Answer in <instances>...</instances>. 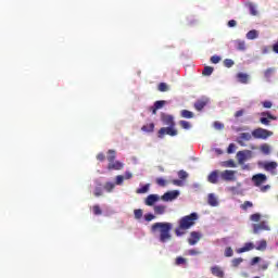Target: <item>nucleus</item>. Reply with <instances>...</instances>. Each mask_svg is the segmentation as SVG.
Segmentation results:
<instances>
[{
    "label": "nucleus",
    "mask_w": 278,
    "mask_h": 278,
    "mask_svg": "<svg viewBox=\"0 0 278 278\" xmlns=\"http://www.w3.org/2000/svg\"><path fill=\"white\" fill-rule=\"evenodd\" d=\"M258 37H260V33L255 29H252L247 33L248 40H255V38H258Z\"/></svg>",
    "instance_id": "a878e982"
},
{
    "label": "nucleus",
    "mask_w": 278,
    "mask_h": 278,
    "mask_svg": "<svg viewBox=\"0 0 278 278\" xmlns=\"http://www.w3.org/2000/svg\"><path fill=\"white\" fill-rule=\"evenodd\" d=\"M178 177H179V179H181L184 181V180L188 179V173L184 169H180L178 172Z\"/></svg>",
    "instance_id": "a19ab883"
},
{
    "label": "nucleus",
    "mask_w": 278,
    "mask_h": 278,
    "mask_svg": "<svg viewBox=\"0 0 278 278\" xmlns=\"http://www.w3.org/2000/svg\"><path fill=\"white\" fill-rule=\"evenodd\" d=\"M262 168H264V170H266L267 173H270V175H277V167H278V163L275 161H270V162H264L261 164Z\"/></svg>",
    "instance_id": "39448f33"
},
{
    "label": "nucleus",
    "mask_w": 278,
    "mask_h": 278,
    "mask_svg": "<svg viewBox=\"0 0 278 278\" xmlns=\"http://www.w3.org/2000/svg\"><path fill=\"white\" fill-rule=\"evenodd\" d=\"M199 220L198 213H191L189 215L182 216L178 220V226L175 228V235L177 238H181V236H186L188 233V229H192L197 222Z\"/></svg>",
    "instance_id": "f257e3e1"
},
{
    "label": "nucleus",
    "mask_w": 278,
    "mask_h": 278,
    "mask_svg": "<svg viewBox=\"0 0 278 278\" xmlns=\"http://www.w3.org/2000/svg\"><path fill=\"white\" fill-rule=\"evenodd\" d=\"M177 197H179V191L174 190V191H168L166 193H164L161 199L162 201H175V199H177Z\"/></svg>",
    "instance_id": "9d476101"
},
{
    "label": "nucleus",
    "mask_w": 278,
    "mask_h": 278,
    "mask_svg": "<svg viewBox=\"0 0 278 278\" xmlns=\"http://www.w3.org/2000/svg\"><path fill=\"white\" fill-rule=\"evenodd\" d=\"M157 186H161V188L166 187L167 181L164 178H156Z\"/></svg>",
    "instance_id": "3c124183"
},
{
    "label": "nucleus",
    "mask_w": 278,
    "mask_h": 278,
    "mask_svg": "<svg viewBox=\"0 0 278 278\" xmlns=\"http://www.w3.org/2000/svg\"><path fill=\"white\" fill-rule=\"evenodd\" d=\"M93 194L94 197H103V188H101V185L94 188Z\"/></svg>",
    "instance_id": "c9c22d12"
},
{
    "label": "nucleus",
    "mask_w": 278,
    "mask_h": 278,
    "mask_svg": "<svg viewBox=\"0 0 278 278\" xmlns=\"http://www.w3.org/2000/svg\"><path fill=\"white\" fill-rule=\"evenodd\" d=\"M260 150L264 155H270V146L268 143H263Z\"/></svg>",
    "instance_id": "bb28decb"
},
{
    "label": "nucleus",
    "mask_w": 278,
    "mask_h": 278,
    "mask_svg": "<svg viewBox=\"0 0 278 278\" xmlns=\"http://www.w3.org/2000/svg\"><path fill=\"white\" fill-rule=\"evenodd\" d=\"M92 212H93L94 216H101V214H103L101 206H99L98 204L92 206Z\"/></svg>",
    "instance_id": "72a5a7b5"
},
{
    "label": "nucleus",
    "mask_w": 278,
    "mask_h": 278,
    "mask_svg": "<svg viewBox=\"0 0 278 278\" xmlns=\"http://www.w3.org/2000/svg\"><path fill=\"white\" fill-rule=\"evenodd\" d=\"M154 130H155V124L153 123L146 124L141 127V131H144L146 134H153Z\"/></svg>",
    "instance_id": "4be33fe9"
},
{
    "label": "nucleus",
    "mask_w": 278,
    "mask_h": 278,
    "mask_svg": "<svg viewBox=\"0 0 278 278\" xmlns=\"http://www.w3.org/2000/svg\"><path fill=\"white\" fill-rule=\"evenodd\" d=\"M227 153H236V143H230L227 148Z\"/></svg>",
    "instance_id": "603ef678"
},
{
    "label": "nucleus",
    "mask_w": 278,
    "mask_h": 278,
    "mask_svg": "<svg viewBox=\"0 0 278 278\" xmlns=\"http://www.w3.org/2000/svg\"><path fill=\"white\" fill-rule=\"evenodd\" d=\"M253 139V134L250 132H241L239 137L237 138V142L240 144V147H247L244 142H249Z\"/></svg>",
    "instance_id": "0eeeda50"
},
{
    "label": "nucleus",
    "mask_w": 278,
    "mask_h": 278,
    "mask_svg": "<svg viewBox=\"0 0 278 278\" xmlns=\"http://www.w3.org/2000/svg\"><path fill=\"white\" fill-rule=\"evenodd\" d=\"M244 260H242V257H239V258H233L231 261V264L233 266V268H238V266L240 265L241 262H243Z\"/></svg>",
    "instance_id": "a18cd8bd"
},
{
    "label": "nucleus",
    "mask_w": 278,
    "mask_h": 278,
    "mask_svg": "<svg viewBox=\"0 0 278 278\" xmlns=\"http://www.w3.org/2000/svg\"><path fill=\"white\" fill-rule=\"evenodd\" d=\"M240 116H244V110H239L235 113V118H240Z\"/></svg>",
    "instance_id": "680f3d73"
},
{
    "label": "nucleus",
    "mask_w": 278,
    "mask_h": 278,
    "mask_svg": "<svg viewBox=\"0 0 278 278\" xmlns=\"http://www.w3.org/2000/svg\"><path fill=\"white\" fill-rule=\"evenodd\" d=\"M267 247H268V243L266 242V240H261L257 242V245L254 247V249H256V251H266Z\"/></svg>",
    "instance_id": "393cba45"
},
{
    "label": "nucleus",
    "mask_w": 278,
    "mask_h": 278,
    "mask_svg": "<svg viewBox=\"0 0 278 278\" xmlns=\"http://www.w3.org/2000/svg\"><path fill=\"white\" fill-rule=\"evenodd\" d=\"M144 220H147V223H151V220H155V215L149 213L144 215Z\"/></svg>",
    "instance_id": "864d4df0"
},
{
    "label": "nucleus",
    "mask_w": 278,
    "mask_h": 278,
    "mask_svg": "<svg viewBox=\"0 0 278 278\" xmlns=\"http://www.w3.org/2000/svg\"><path fill=\"white\" fill-rule=\"evenodd\" d=\"M207 103H210V99L207 98L198 99L193 104L194 110H197V112H202L203 109L207 105Z\"/></svg>",
    "instance_id": "1a4fd4ad"
},
{
    "label": "nucleus",
    "mask_w": 278,
    "mask_h": 278,
    "mask_svg": "<svg viewBox=\"0 0 278 278\" xmlns=\"http://www.w3.org/2000/svg\"><path fill=\"white\" fill-rule=\"evenodd\" d=\"M159 92H168L169 88L166 83H160L157 86Z\"/></svg>",
    "instance_id": "2f4dec72"
},
{
    "label": "nucleus",
    "mask_w": 278,
    "mask_h": 278,
    "mask_svg": "<svg viewBox=\"0 0 278 278\" xmlns=\"http://www.w3.org/2000/svg\"><path fill=\"white\" fill-rule=\"evenodd\" d=\"M267 229L266 223L262 222L261 224H254L253 225V232L260 233V231Z\"/></svg>",
    "instance_id": "b1692460"
},
{
    "label": "nucleus",
    "mask_w": 278,
    "mask_h": 278,
    "mask_svg": "<svg viewBox=\"0 0 278 278\" xmlns=\"http://www.w3.org/2000/svg\"><path fill=\"white\" fill-rule=\"evenodd\" d=\"M261 116H266V117H261L260 118V123H262V125H270V121H277V116L270 114V112H262Z\"/></svg>",
    "instance_id": "6e6552de"
},
{
    "label": "nucleus",
    "mask_w": 278,
    "mask_h": 278,
    "mask_svg": "<svg viewBox=\"0 0 278 278\" xmlns=\"http://www.w3.org/2000/svg\"><path fill=\"white\" fill-rule=\"evenodd\" d=\"M261 218L262 215H260V213H255L250 216V220H252L253 223H260Z\"/></svg>",
    "instance_id": "ea45409f"
},
{
    "label": "nucleus",
    "mask_w": 278,
    "mask_h": 278,
    "mask_svg": "<svg viewBox=\"0 0 278 278\" xmlns=\"http://www.w3.org/2000/svg\"><path fill=\"white\" fill-rule=\"evenodd\" d=\"M263 108H265L266 110H270V108H273V102L270 101H264L262 102Z\"/></svg>",
    "instance_id": "4d7b16f0"
},
{
    "label": "nucleus",
    "mask_w": 278,
    "mask_h": 278,
    "mask_svg": "<svg viewBox=\"0 0 278 278\" xmlns=\"http://www.w3.org/2000/svg\"><path fill=\"white\" fill-rule=\"evenodd\" d=\"M214 127H215V129H218V130L225 129V124H223L220 122H215Z\"/></svg>",
    "instance_id": "6e6d98bb"
},
{
    "label": "nucleus",
    "mask_w": 278,
    "mask_h": 278,
    "mask_svg": "<svg viewBox=\"0 0 278 278\" xmlns=\"http://www.w3.org/2000/svg\"><path fill=\"white\" fill-rule=\"evenodd\" d=\"M179 125H180V127H181L182 129H190V127H192V126L190 125V122H188V121H180V122H179Z\"/></svg>",
    "instance_id": "c03bdc74"
},
{
    "label": "nucleus",
    "mask_w": 278,
    "mask_h": 278,
    "mask_svg": "<svg viewBox=\"0 0 278 278\" xmlns=\"http://www.w3.org/2000/svg\"><path fill=\"white\" fill-rule=\"evenodd\" d=\"M134 175L130 172H126L124 175V179H131Z\"/></svg>",
    "instance_id": "69168bd1"
},
{
    "label": "nucleus",
    "mask_w": 278,
    "mask_h": 278,
    "mask_svg": "<svg viewBox=\"0 0 278 278\" xmlns=\"http://www.w3.org/2000/svg\"><path fill=\"white\" fill-rule=\"evenodd\" d=\"M224 255L225 257H233V249L231 247L226 248Z\"/></svg>",
    "instance_id": "79ce46f5"
},
{
    "label": "nucleus",
    "mask_w": 278,
    "mask_h": 278,
    "mask_svg": "<svg viewBox=\"0 0 278 278\" xmlns=\"http://www.w3.org/2000/svg\"><path fill=\"white\" fill-rule=\"evenodd\" d=\"M199 240H201V232L199 231H192L190 233V238L188 239V243L191 247H194V244H197L199 242Z\"/></svg>",
    "instance_id": "f8f14e48"
},
{
    "label": "nucleus",
    "mask_w": 278,
    "mask_h": 278,
    "mask_svg": "<svg viewBox=\"0 0 278 278\" xmlns=\"http://www.w3.org/2000/svg\"><path fill=\"white\" fill-rule=\"evenodd\" d=\"M123 166H124V164L122 162L112 161L111 163H109L108 169L109 170H123Z\"/></svg>",
    "instance_id": "dca6fc26"
},
{
    "label": "nucleus",
    "mask_w": 278,
    "mask_h": 278,
    "mask_svg": "<svg viewBox=\"0 0 278 278\" xmlns=\"http://www.w3.org/2000/svg\"><path fill=\"white\" fill-rule=\"evenodd\" d=\"M223 181H236V170L225 169L219 172Z\"/></svg>",
    "instance_id": "423d86ee"
},
{
    "label": "nucleus",
    "mask_w": 278,
    "mask_h": 278,
    "mask_svg": "<svg viewBox=\"0 0 278 278\" xmlns=\"http://www.w3.org/2000/svg\"><path fill=\"white\" fill-rule=\"evenodd\" d=\"M273 136V131L264 129V128H256L252 131V138L256 140H266Z\"/></svg>",
    "instance_id": "7ed1b4c3"
},
{
    "label": "nucleus",
    "mask_w": 278,
    "mask_h": 278,
    "mask_svg": "<svg viewBox=\"0 0 278 278\" xmlns=\"http://www.w3.org/2000/svg\"><path fill=\"white\" fill-rule=\"evenodd\" d=\"M114 188H116V185L114 182H106L104 185V190H106L108 192H112V190H114Z\"/></svg>",
    "instance_id": "e433bc0d"
},
{
    "label": "nucleus",
    "mask_w": 278,
    "mask_h": 278,
    "mask_svg": "<svg viewBox=\"0 0 278 278\" xmlns=\"http://www.w3.org/2000/svg\"><path fill=\"white\" fill-rule=\"evenodd\" d=\"M248 155H251V151L247 150V151H239L237 153V159L239 164H244V161L248 160Z\"/></svg>",
    "instance_id": "2eb2a0df"
},
{
    "label": "nucleus",
    "mask_w": 278,
    "mask_h": 278,
    "mask_svg": "<svg viewBox=\"0 0 278 278\" xmlns=\"http://www.w3.org/2000/svg\"><path fill=\"white\" fill-rule=\"evenodd\" d=\"M153 211L156 216H162L163 214H166V205H163V204L155 205L153 207Z\"/></svg>",
    "instance_id": "412c9836"
},
{
    "label": "nucleus",
    "mask_w": 278,
    "mask_h": 278,
    "mask_svg": "<svg viewBox=\"0 0 278 278\" xmlns=\"http://www.w3.org/2000/svg\"><path fill=\"white\" fill-rule=\"evenodd\" d=\"M237 79L240 84H249V74L238 73Z\"/></svg>",
    "instance_id": "5701e85b"
},
{
    "label": "nucleus",
    "mask_w": 278,
    "mask_h": 278,
    "mask_svg": "<svg viewBox=\"0 0 278 278\" xmlns=\"http://www.w3.org/2000/svg\"><path fill=\"white\" fill-rule=\"evenodd\" d=\"M277 73V68L275 67H268L267 70L264 71V77L266 81H270L273 77H275V74Z\"/></svg>",
    "instance_id": "f3484780"
},
{
    "label": "nucleus",
    "mask_w": 278,
    "mask_h": 278,
    "mask_svg": "<svg viewBox=\"0 0 278 278\" xmlns=\"http://www.w3.org/2000/svg\"><path fill=\"white\" fill-rule=\"evenodd\" d=\"M248 8H249L250 14L252 16H257V9H256L255 4H253V2H249Z\"/></svg>",
    "instance_id": "7c9ffc66"
},
{
    "label": "nucleus",
    "mask_w": 278,
    "mask_h": 278,
    "mask_svg": "<svg viewBox=\"0 0 278 278\" xmlns=\"http://www.w3.org/2000/svg\"><path fill=\"white\" fill-rule=\"evenodd\" d=\"M261 257L260 256H255L252 258L251 261V266H255V264H258V262H261Z\"/></svg>",
    "instance_id": "052dcab7"
},
{
    "label": "nucleus",
    "mask_w": 278,
    "mask_h": 278,
    "mask_svg": "<svg viewBox=\"0 0 278 278\" xmlns=\"http://www.w3.org/2000/svg\"><path fill=\"white\" fill-rule=\"evenodd\" d=\"M188 254L189 255H199V251L192 249V250H189Z\"/></svg>",
    "instance_id": "338daca9"
},
{
    "label": "nucleus",
    "mask_w": 278,
    "mask_h": 278,
    "mask_svg": "<svg viewBox=\"0 0 278 278\" xmlns=\"http://www.w3.org/2000/svg\"><path fill=\"white\" fill-rule=\"evenodd\" d=\"M211 62L212 64H218V62H220V56L218 55L211 56Z\"/></svg>",
    "instance_id": "13d9d810"
},
{
    "label": "nucleus",
    "mask_w": 278,
    "mask_h": 278,
    "mask_svg": "<svg viewBox=\"0 0 278 278\" xmlns=\"http://www.w3.org/2000/svg\"><path fill=\"white\" fill-rule=\"evenodd\" d=\"M157 201H160V195L150 194V195L147 197L144 203H146V205L151 207V206L155 205V203H157Z\"/></svg>",
    "instance_id": "ddd939ff"
},
{
    "label": "nucleus",
    "mask_w": 278,
    "mask_h": 278,
    "mask_svg": "<svg viewBox=\"0 0 278 278\" xmlns=\"http://www.w3.org/2000/svg\"><path fill=\"white\" fill-rule=\"evenodd\" d=\"M106 160L110 163L114 162V160H116V151L114 150H109L108 151V156H106Z\"/></svg>",
    "instance_id": "c85d7f7f"
},
{
    "label": "nucleus",
    "mask_w": 278,
    "mask_h": 278,
    "mask_svg": "<svg viewBox=\"0 0 278 278\" xmlns=\"http://www.w3.org/2000/svg\"><path fill=\"white\" fill-rule=\"evenodd\" d=\"M255 249V244L253 242H247L244 247L237 250V253H247L248 251H253Z\"/></svg>",
    "instance_id": "aec40b11"
},
{
    "label": "nucleus",
    "mask_w": 278,
    "mask_h": 278,
    "mask_svg": "<svg viewBox=\"0 0 278 278\" xmlns=\"http://www.w3.org/2000/svg\"><path fill=\"white\" fill-rule=\"evenodd\" d=\"M149 192V185H144L143 187L137 189V194H147Z\"/></svg>",
    "instance_id": "4c0bfd02"
},
{
    "label": "nucleus",
    "mask_w": 278,
    "mask_h": 278,
    "mask_svg": "<svg viewBox=\"0 0 278 278\" xmlns=\"http://www.w3.org/2000/svg\"><path fill=\"white\" fill-rule=\"evenodd\" d=\"M172 184H173L174 186H184V181H181V180H179V179H174V180H172Z\"/></svg>",
    "instance_id": "e2e57ef3"
},
{
    "label": "nucleus",
    "mask_w": 278,
    "mask_h": 278,
    "mask_svg": "<svg viewBox=\"0 0 278 278\" xmlns=\"http://www.w3.org/2000/svg\"><path fill=\"white\" fill-rule=\"evenodd\" d=\"M218 179H220V170L218 169L211 172L207 176L208 184H218Z\"/></svg>",
    "instance_id": "9b49d317"
},
{
    "label": "nucleus",
    "mask_w": 278,
    "mask_h": 278,
    "mask_svg": "<svg viewBox=\"0 0 278 278\" xmlns=\"http://www.w3.org/2000/svg\"><path fill=\"white\" fill-rule=\"evenodd\" d=\"M134 214H135V218L137 220H140V218H142V210L141 208H137L134 211Z\"/></svg>",
    "instance_id": "49530a36"
},
{
    "label": "nucleus",
    "mask_w": 278,
    "mask_h": 278,
    "mask_svg": "<svg viewBox=\"0 0 278 278\" xmlns=\"http://www.w3.org/2000/svg\"><path fill=\"white\" fill-rule=\"evenodd\" d=\"M224 166L226 168H236V162L233 160H228L224 162Z\"/></svg>",
    "instance_id": "58836bf2"
},
{
    "label": "nucleus",
    "mask_w": 278,
    "mask_h": 278,
    "mask_svg": "<svg viewBox=\"0 0 278 278\" xmlns=\"http://www.w3.org/2000/svg\"><path fill=\"white\" fill-rule=\"evenodd\" d=\"M162 121H163L164 125H168V127H175V119H174L173 115L163 114Z\"/></svg>",
    "instance_id": "a211bd4d"
},
{
    "label": "nucleus",
    "mask_w": 278,
    "mask_h": 278,
    "mask_svg": "<svg viewBox=\"0 0 278 278\" xmlns=\"http://www.w3.org/2000/svg\"><path fill=\"white\" fill-rule=\"evenodd\" d=\"M273 51L278 53V41L273 46Z\"/></svg>",
    "instance_id": "774afa93"
},
{
    "label": "nucleus",
    "mask_w": 278,
    "mask_h": 278,
    "mask_svg": "<svg viewBox=\"0 0 278 278\" xmlns=\"http://www.w3.org/2000/svg\"><path fill=\"white\" fill-rule=\"evenodd\" d=\"M164 105H166V101H164V100H159V101L154 102V106H155V109H157V110H162V108H163Z\"/></svg>",
    "instance_id": "37998d69"
},
{
    "label": "nucleus",
    "mask_w": 278,
    "mask_h": 278,
    "mask_svg": "<svg viewBox=\"0 0 278 278\" xmlns=\"http://www.w3.org/2000/svg\"><path fill=\"white\" fill-rule=\"evenodd\" d=\"M173 229V224L170 223H154L151 227V231L155 233V231H160V242H168L172 240L173 236L170 235V230Z\"/></svg>",
    "instance_id": "f03ea898"
},
{
    "label": "nucleus",
    "mask_w": 278,
    "mask_h": 278,
    "mask_svg": "<svg viewBox=\"0 0 278 278\" xmlns=\"http://www.w3.org/2000/svg\"><path fill=\"white\" fill-rule=\"evenodd\" d=\"M186 262H187L186 258L178 256V257H176L175 264H176V266H181L182 264H186Z\"/></svg>",
    "instance_id": "8fccbe9b"
},
{
    "label": "nucleus",
    "mask_w": 278,
    "mask_h": 278,
    "mask_svg": "<svg viewBox=\"0 0 278 278\" xmlns=\"http://www.w3.org/2000/svg\"><path fill=\"white\" fill-rule=\"evenodd\" d=\"M123 181H125V177L123 175L116 176V186H122Z\"/></svg>",
    "instance_id": "5fc2aeb1"
},
{
    "label": "nucleus",
    "mask_w": 278,
    "mask_h": 278,
    "mask_svg": "<svg viewBox=\"0 0 278 278\" xmlns=\"http://www.w3.org/2000/svg\"><path fill=\"white\" fill-rule=\"evenodd\" d=\"M177 134H178V131H177V129H175V126H168V127H162L159 130L157 137L162 139V138H164V136L175 137V136H177Z\"/></svg>",
    "instance_id": "20e7f679"
},
{
    "label": "nucleus",
    "mask_w": 278,
    "mask_h": 278,
    "mask_svg": "<svg viewBox=\"0 0 278 278\" xmlns=\"http://www.w3.org/2000/svg\"><path fill=\"white\" fill-rule=\"evenodd\" d=\"M212 73H214V67L205 66L202 72V75H204V77H210V75H212Z\"/></svg>",
    "instance_id": "473e14b6"
},
{
    "label": "nucleus",
    "mask_w": 278,
    "mask_h": 278,
    "mask_svg": "<svg viewBox=\"0 0 278 278\" xmlns=\"http://www.w3.org/2000/svg\"><path fill=\"white\" fill-rule=\"evenodd\" d=\"M236 25H238V22H236V20H230L228 22V27H236Z\"/></svg>",
    "instance_id": "0e129e2a"
},
{
    "label": "nucleus",
    "mask_w": 278,
    "mask_h": 278,
    "mask_svg": "<svg viewBox=\"0 0 278 278\" xmlns=\"http://www.w3.org/2000/svg\"><path fill=\"white\" fill-rule=\"evenodd\" d=\"M180 116L182 118H194V113H192L191 111H188V110H182L180 112Z\"/></svg>",
    "instance_id": "c756f323"
},
{
    "label": "nucleus",
    "mask_w": 278,
    "mask_h": 278,
    "mask_svg": "<svg viewBox=\"0 0 278 278\" xmlns=\"http://www.w3.org/2000/svg\"><path fill=\"white\" fill-rule=\"evenodd\" d=\"M211 273L214 277H218V278H224L225 277V271L218 265H215V266L211 267Z\"/></svg>",
    "instance_id": "4468645a"
},
{
    "label": "nucleus",
    "mask_w": 278,
    "mask_h": 278,
    "mask_svg": "<svg viewBox=\"0 0 278 278\" xmlns=\"http://www.w3.org/2000/svg\"><path fill=\"white\" fill-rule=\"evenodd\" d=\"M238 51H244L247 49V43L242 40L236 42Z\"/></svg>",
    "instance_id": "f704fd0d"
},
{
    "label": "nucleus",
    "mask_w": 278,
    "mask_h": 278,
    "mask_svg": "<svg viewBox=\"0 0 278 278\" xmlns=\"http://www.w3.org/2000/svg\"><path fill=\"white\" fill-rule=\"evenodd\" d=\"M233 60L231 59H225L224 60V65L226 66V68H231V66H233Z\"/></svg>",
    "instance_id": "09e8293b"
},
{
    "label": "nucleus",
    "mask_w": 278,
    "mask_h": 278,
    "mask_svg": "<svg viewBox=\"0 0 278 278\" xmlns=\"http://www.w3.org/2000/svg\"><path fill=\"white\" fill-rule=\"evenodd\" d=\"M97 160L99 162H105V154L103 152H100L98 155H97Z\"/></svg>",
    "instance_id": "bf43d9fd"
},
{
    "label": "nucleus",
    "mask_w": 278,
    "mask_h": 278,
    "mask_svg": "<svg viewBox=\"0 0 278 278\" xmlns=\"http://www.w3.org/2000/svg\"><path fill=\"white\" fill-rule=\"evenodd\" d=\"M253 206V202L251 201H245L243 204H241V210H249V207H252Z\"/></svg>",
    "instance_id": "de8ad7c7"
},
{
    "label": "nucleus",
    "mask_w": 278,
    "mask_h": 278,
    "mask_svg": "<svg viewBox=\"0 0 278 278\" xmlns=\"http://www.w3.org/2000/svg\"><path fill=\"white\" fill-rule=\"evenodd\" d=\"M208 205L212 207H216V205H218V200H216V197L213 193L208 194Z\"/></svg>",
    "instance_id": "cd10ccee"
},
{
    "label": "nucleus",
    "mask_w": 278,
    "mask_h": 278,
    "mask_svg": "<svg viewBox=\"0 0 278 278\" xmlns=\"http://www.w3.org/2000/svg\"><path fill=\"white\" fill-rule=\"evenodd\" d=\"M253 181L255 184V186H262V184H264V181H266V175L264 174H256L255 176H253Z\"/></svg>",
    "instance_id": "6ab92c4d"
}]
</instances>
